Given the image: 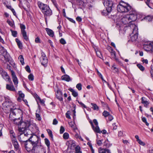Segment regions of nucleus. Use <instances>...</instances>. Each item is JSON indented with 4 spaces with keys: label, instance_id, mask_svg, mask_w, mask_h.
<instances>
[{
    "label": "nucleus",
    "instance_id": "f257e3e1",
    "mask_svg": "<svg viewBox=\"0 0 153 153\" xmlns=\"http://www.w3.org/2000/svg\"><path fill=\"white\" fill-rule=\"evenodd\" d=\"M137 17L135 11H133L132 13L127 15L123 17L121 19V22L124 25L128 24L130 27V25L134 24L131 23L135 21Z\"/></svg>",
    "mask_w": 153,
    "mask_h": 153
},
{
    "label": "nucleus",
    "instance_id": "f03ea898",
    "mask_svg": "<svg viewBox=\"0 0 153 153\" xmlns=\"http://www.w3.org/2000/svg\"><path fill=\"white\" fill-rule=\"evenodd\" d=\"M1 98L2 100H1V102H2L3 100H4V102L2 103V105L6 112L9 113L11 111H12L13 110H12L13 107V103L9 99L8 97H2Z\"/></svg>",
    "mask_w": 153,
    "mask_h": 153
},
{
    "label": "nucleus",
    "instance_id": "7ed1b4c3",
    "mask_svg": "<svg viewBox=\"0 0 153 153\" xmlns=\"http://www.w3.org/2000/svg\"><path fill=\"white\" fill-rule=\"evenodd\" d=\"M132 7L129 4L123 1L120 2L117 6V9L121 13H126L131 10Z\"/></svg>",
    "mask_w": 153,
    "mask_h": 153
},
{
    "label": "nucleus",
    "instance_id": "20e7f679",
    "mask_svg": "<svg viewBox=\"0 0 153 153\" xmlns=\"http://www.w3.org/2000/svg\"><path fill=\"white\" fill-rule=\"evenodd\" d=\"M103 3L106 8L107 12L108 13L111 12L112 8L114 7L113 2L110 0H104Z\"/></svg>",
    "mask_w": 153,
    "mask_h": 153
},
{
    "label": "nucleus",
    "instance_id": "39448f33",
    "mask_svg": "<svg viewBox=\"0 0 153 153\" xmlns=\"http://www.w3.org/2000/svg\"><path fill=\"white\" fill-rule=\"evenodd\" d=\"M16 109H14L12 111L10 114L9 115V119L10 120L13 121L14 123L18 125L19 126L21 122V120L20 118H15L14 117H13V116H15L16 115V113L14 111Z\"/></svg>",
    "mask_w": 153,
    "mask_h": 153
},
{
    "label": "nucleus",
    "instance_id": "423d86ee",
    "mask_svg": "<svg viewBox=\"0 0 153 153\" xmlns=\"http://www.w3.org/2000/svg\"><path fill=\"white\" fill-rule=\"evenodd\" d=\"M130 28H132L133 33L134 34L131 37L132 41H136L138 38V28L134 24L130 25Z\"/></svg>",
    "mask_w": 153,
    "mask_h": 153
},
{
    "label": "nucleus",
    "instance_id": "0eeeda50",
    "mask_svg": "<svg viewBox=\"0 0 153 153\" xmlns=\"http://www.w3.org/2000/svg\"><path fill=\"white\" fill-rule=\"evenodd\" d=\"M33 146V152L34 153H45V149L42 146L40 143L34 145Z\"/></svg>",
    "mask_w": 153,
    "mask_h": 153
},
{
    "label": "nucleus",
    "instance_id": "6e6552de",
    "mask_svg": "<svg viewBox=\"0 0 153 153\" xmlns=\"http://www.w3.org/2000/svg\"><path fill=\"white\" fill-rule=\"evenodd\" d=\"M30 125V122L28 120H25L23 122H21L19 126V131L20 132L25 131L26 128L29 126Z\"/></svg>",
    "mask_w": 153,
    "mask_h": 153
},
{
    "label": "nucleus",
    "instance_id": "1a4fd4ad",
    "mask_svg": "<svg viewBox=\"0 0 153 153\" xmlns=\"http://www.w3.org/2000/svg\"><path fill=\"white\" fill-rule=\"evenodd\" d=\"M0 74L3 78L6 81L8 82L9 83H12L11 79L7 72L4 71L3 69L0 68Z\"/></svg>",
    "mask_w": 153,
    "mask_h": 153
},
{
    "label": "nucleus",
    "instance_id": "9d476101",
    "mask_svg": "<svg viewBox=\"0 0 153 153\" xmlns=\"http://www.w3.org/2000/svg\"><path fill=\"white\" fill-rule=\"evenodd\" d=\"M39 138L36 135L31 136L28 139V141L32 143L33 145H36L40 142L39 141Z\"/></svg>",
    "mask_w": 153,
    "mask_h": 153
},
{
    "label": "nucleus",
    "instance_id": "9b49d317",
    "mask_svg": "<svg viewBox=\"0 0 153 153\" xmlns=\"http://www.w3.org/2000/svg\"><path fill=\"white\" fill-rule=\"evenodd\" d=\"M42 56L40 57V61L41 64L44 67H46L47 66L48 60L45 53L42 52L41 53Z\"/></svg>",
    "mask_w": 153,
    "mask_h": 153
},
{
    "label": "nucleus",
    "instance_id": "f8f14e48",
    "mask_svg": "<svg viewBox=\"0 0 153 153\" xmlns=\"http://www.w3.org/2000/svg\"><path fill=\"white\" fill-rule=\"evenodd\" d=\"M20 28L21 29V32L22 36L25 40L27 41L28 39V37L27 35V32L25 30V25L22 24L20 25Z\"/></svg>",
    "mask_w": 153,
    "mask_h": 153
},
{
    "label": "nucleus",
    "instance_id": "ddd939ff",
    "mask_svg": "<svg viewBox=\"0 0 153 153\" xmlns=\"http://www.w3.org/2000/svg\"><path fill=\"white\" fill-rule=\"evenodd\" d=\"M37 4L41 10L42 12H43V11H44L49 7V6L47 4H45L40 1L38 2Z\"/></svg>",
    "mask_w": 153,
    "mask_h": 153
},
{
    "label": "nucleus",
    "instance_id": "4468645a",
    "mask_svg": "<svg viewBox=\"0 0 153 153\" xmlns=\"http://www.w3.org/2000/svg\"><path fill=\"white\" fill-rule=\"evenodd\" d=\"M42 13L44 14L45 19L46 21L47 17L50 16L52 14V11L49 7H48L44 11H43Z\"/></svg>",
    "mask_w": 153,
    "mask_h": 153
},
{
    "label": "nucleus",
    "instance_id": "2eb2a0df",
    "mask_svg": "<svg viewBox=\"0 0 153 153\" xmlns=\"http://www.w3.org/2000/svg\"><path fill=\"white\" fill-rule=\"evenodd\" d=\"M25 149L27 152H33V146L32 143L30 142L26 143H25Z\"/></svg>",
    "mask_w": 153,
    "mask_h": 153
},
{
    "label": "nucleus",
    "instance_id": "dca6fc26",
    "mask_svg": "<svg viewBox=\"0 0 153 153\" xmlns=\"http://www.w3.org/2000/svg\"><path fill=\"white\" fill-rule=\"evenodd\" d=\"M29 135V134L27 133L26 134H20V135L18 137V140L21 142H27L28 141V140H26V139H22V138L24 137H25V138L26 137H28V136Z\"/></svg>",
    "mask_w": 153,
    "mask_h": 153
},
{
    "label": "nucleus",
    "instance_id": "f3484780",
    "mask_svg": "<svg viewBox=\"0 0 153 153\" xmlns=\"http://www.w3.org/2000/svg\"><path fill=\"white\" fill-rule=\"evenodd\" d=\"M144 48L146 51H151L153 52V42L150 43L148 45H145Z\"/></svg>",
    "mask_w": 153,
    "mask_h": 153
},
{
    "label": "nucleus",
    "instance_id": "a211bd4d",
    "mask_svg": "<svg viewBox=\"0 0 153 153\" xmlns=\"http://www.w3.org/2000/svg\"><path fill=\"white\" fill-rule=\"evenodd\" d=\"M11 71L13 82L14 85H16V86L17 87V85L18 84V79L15 75V72L13 70H11Z\"/></svg>",
    "mask_w": 153,
    "mask_h": 153
},
{
    "label": "nucleus",
    "instance_id": "6ab92c4d",
    "mask_svg": "<svg viewBox=\"0 0 153 153\" xmlns=\"http://www.w3.org/2000/svg\"><path fill=\"white\" fill-rule=\"evenodd\" d=\"M2 49L1 51V53L4 56L5 59L7 60H8L9 54L7 53L6 50L3 47H2Z\"/></svg>",
    "mask_w": 153,
    "mask_h": 153
},
{
    "label": "nucleus",
    "instance_id": "aec40b11",
    "mask_svg": "<svg viewBox=\"0 0 153 153\" xmlns=\"http://www.w3.org/2000/svg\"><path fill=\"white\" fill-rule=\"evenodd\" d=\"M56 97L57 99L59 101H62L63 100L62 95L61 91L59 90H58L56 93Z\"/></svg>",
    "mask_w": 153,
    "mask_h": 153
},
{
    "label": "nucleus",
    "instance_id": "412c9836",
    "mask_svg": "<svg viewBox=\"0 0 153 153\" xmlns=\"http://www.w3.org/2000/svg\"><path fill=\"white\" fill-rule=\"evenodd\" d=\"M107 49L111 53L112 57L114 58H115L116 57V53L115 51L110 46L107 47Z\"/></svg>",
    "mask_w": 153,
    "mask_h": 153
},
{
    "label": "nucleus",
    "instance_id": "4be33fe9",
    "mask_svg": "<svg viewBox=\"0 0 153 153\" xmlns=\"http://www.w3.org/2000/svg\"><path fill=\"white\" fill-rule=\"evenodd\" d=\"M12 85H10L9 84H7L6 88L7 89L10 91L15 92L16 90L14 87L12 83H11Z\"/></svg>",
    "mask_w": 153,
    "mask_h": 153
},
{
    "label": "nucleus",
    "instance_id": "5701e85b",
    "mask_svg": "<svg viewBox=\"0 0 153 153\" xmlns=\"http://www.w3.org/2000/svg\"><path fill=\"white\" fill-rule=\"evenodd\" d=\"M141 103L144 104L145 107H147L149 104V102L147 101V99L145 97H142L141 98Z\"/></svg>",
    "mask_w": 153,
    "mask_h": 153
},
{
    "label": "nucleus",
    "instance_id": "b1692460",
    "mask_svg": "<svg viewBox=\"0 0 153 153\" xmlns=\"http://www.w3.org/2000/svg\"><path fill=\"white\" fill-rule=\"evenodd\" d=\"M98 152L99 153H111L109 149H102L101 148H99Z\"/></svg>",
    "mask_w": 153,
    "mask_h": 153
},
{
    "label": "nucleus",
    "instance_id": "393cba45",
    "mask_svg": "<svg viewBox=\"0 0 153 153\" xmlns=\"http://www.w3.org/2000/svg\"><path fill=\"white\" fill-rule=\"evenodd\" d=\"M61 79L62 80H65L67 82H69L71 80L70 76L66 74L62 76L61 77Z\"/></svg>",
    "mask_w": 153,
    "mask_h": 153
},
{
    "label": "nucleus",
    "instance_id": "a878e982",
    "mask_svg": "<svg viewBox=\"0 0 153 153\" xmlns=\"http://www.w3.org/2000/svg\"><path fill=\"white\" fill-rule=\"evenodd\" d=\"M46 30L48 34L50 36L53 37L54 36V32L53 31L48 28H46Z\"/></svg>",
    "mask_w": 153,
    "mask_h": 153
},
{
    "label": "nucleus",
    "instance_id": "bb28decb",
    "mask_svg": "<svg viewBox=\"0 0 153 153\" xmlns=\"http://www.w3.org/2000/svg\"><path fill=\"white\" fill-rule=\"evenodd\" d=\"M12 142L15 149L16 150H18L19 149V145L18 142L16 140L13 141Z\"/></svg>",
    "mask_w": 153,
    "mask_h": 153
},
{
    "label": "nucleus",
    "instance_id": "cd10ccee",
    "mask_svg": "<svg viewBox=\"0 0 153 153\" xmlns=\"http://www.w3.org/2000/svg\"><path fill=\"white\" fill-rule=\"evenodd\" d=\"M72 93V95L75 97L78 96V94L77 92L74 91L73 89L70 88L68 89Z\"/></svg>",
    "mask_w": 153,
    "mask_h": 153
},
{
    "label": "nucleus",
    "instance_id": "c85d7f7f",
    "mask_svg": "<svg viewBox=\"0 0 153 153\" xmlns=\"http://www.w3.org/2000/svg\"><path fill=\"white\" fill-rule=\"evenodd\" d=\"M67 144H68V146H70L71 147H74L75 146V141L72 140H70L68 141Z\"/></svg>",
    "mask_w": 153,
    "mask_h": 153
},
{
    "label": "nucleus",
    "instance_id": "c756f323",
    "mask_svg": "<svg viewBox=\"0 0 153 153\" xmlns=\"http://www.w3.org/2000/svg\"><path fill=\"white\" fill-rule=\"evenodd\" d=\"M92 128L94 132L97 133H100V131L98 125L96 126L95 127H94H94H92Z\"/></svg>",
    "mask_w": 153,
    "mask_h": 153
},
{
    "label": "nucleus",
    "instance_id": "7c9ffc66",
    "mask_svg": "<svg viewBox=\"0 0 153 153\" xmlns=\"http://www.w3.org/2000/svg\"><path fill=\"white\" fill-rule=\"evenodd\" d=\"M111 144L109 143V142L108 140H105L104 142V146H105L107 148L111 146Z\"/></svg>",
    "mask_w": 153,
    "mask_h": 153
},
{
    "label": "nucleus",
    "instance_id": "2f4dec72",
    "mask_svg": "<svg viewBox=\"0 0 153 153\" xmlns=\"http://www.w3.org/2000/svg\"><path fill=\"white\" fill-rule=\"evenodd\" d=\"M19 59L22 65L24 64V59L23 56L21 55L19 57Z\"/></svg>",
    "mask_w": 153,
    "mask_h": 153
},
{
    "label": "nucleus",
    "instance_id": "473e14b6",
    "mask_svg": "<svg viewBox=\"0 0 153 153\" xmlns=\"http://www.w3.org/2000/svg\"><path fill=\"white\" fill-rule=\"evenodd\" d=\"M91 105L92 106V108H93L94 110H99V107L96 104L91 103Z\"/></svg>",
    "mask_w": 153,
    "mask_h": 153
},
{
    "label": "nucleus",
    "instance_id": "72a5a7b5",
    "mask_svg": "<svg viewBox=\"0 0 153 153\" xmlns=\"http://www.w3.org/2000/svg\"><path fill=\"white\" fill-rule=\"evenodd\" d=\"M10 31L12 33V35L14 37H16L17 36V32L15 30H13L12 29H10Z\"/></svg>",
    "mask_w": 153,
    "mask_h": 153
},
{
    "label": "nucleus",
    "instance_id": "f704fd0d",
    "mask_svg": "<svg viewBox=\"0 0 153 153\" xmlns=\"http://www.w3.org/2000/svg\"><path fill=\"white\" fill-rule=\"evenodd\" d=\"M80 148L79 146H77L75 148V150L76 153H82L81 151L80 150Z\"/></svg>",
    "mask_w": 153,
    "mask_h": 153
},
{
    "label": "nucleus",
    "instance_id": "c9c22d12",
    "mask_svg": "<svg viewBox=\"0 0 153 153\" xmlns=\"http://www.w3.org/2000/svg\"><path fill=\"white\" fill-rule=\"evenodd\" d=\"M76 87L79 91H80L82 88V85L80 83H79L76 85Z\"/></svg>",
    "mask_w": 153,
    "mask_h": 153
},
{
    "label": "nucleus",
    "instance_id": "e433bc0d",
    "mask_svg": "<svg viewBox=\"0 0 153 153\" xmlns=\"http://www.w3.org/2000/svg\"><path fill=\"white\" fill-rule=\"evenodd\" d=\"M69 134L67 133H65L63 135V138L65 139H67L69 138Z\"/></svg>",
    "mask_w": 153,
    "mask_h": 153
},
{
    "label": "nucleus",
    "instance_id": "4c0bfd02",
    "mask_svg": "<svg viewBox=\"0 0 153 153\" xmlns=\"http://www.w3.org/2000/svg\"><path fill=\"white\" fill-rule=\"evenodd\" d=\"M45 141L46 145L48 147H49L50 145V143L49 140L47 138H46L45 139Z\"/></svg>",
    "mask_w": 153,
    "mask_h": 153
},
{
    "label": "nucleus",
    "instance_id": "58836bf2",
    "mask_svg": "<svg viewBox=\"0 0 153 153\" xmlns=\"http://www.w3.org/2000/svg\"><path fill=\"white\" fill-rule=\"evenodd\" d=\"M47 132L49 135V136L52 138H53V135L52 133V132L51 130L49 129H47Z\"/></svg>",
    "mask_w": 153,
    "mask_h": 153
},
{
    "label": "nucleus",
    "instance_id": "ea45409f",
    "mask_svg": "<svg viewBox=\"0 0 153 153\" xmlns=\"http://www.w3.org/2000/svg\"><path fill=\"white\" fill-rule=\"evenodd\" d=\"M28 78L31 81H33L34 79V76L32 74H30L28 76Z\"/></svg>",
    "mask_w": 153,
    "mask_h": 153
},
{
    "label": "nucleus",
    "instance_id": "a19ab883",
    "mask_svg": "<svg viewBox=\"0 0 153 153\" xmlns=\"http://www.w3.org/2000/svg\"><path fill=\"white\" fill-rule=\"evenodd\" d=\"M96 53L97 56L100 58L102 59V56L101 54V52L100 51H96Z\"/></svg>",
    "mask_w": 153,
    "mask_h": 153
},
{
    "label": "nucleus",
    "instance_id": "79ce46f5",
    "mask_svg": "<svg viewBox=\"0 0 153 153\" xmlns=\"http://www.w3.org/2000/svg\"><path fill=\"white\" fill-rule=\"evenodd\" d=\"M110 115L109 113L106 111H104L103 113V115L106 117Z\"/></svg>",
    "mask_w": 153,
    "mask_h": 153
},
{
    "label": "nucleus",
    "instance_id": "37998d69",
    "mask_svg": "<svg viewBox=\"0 0 153 153\" xmlns=\"http://www.w3.org/2000/svg\"><path fill=\"white\" fill-rule=\"evenodd\" d=\"M10 136L12 141L16 140V136L15 133H14V134H10Z\"/></svg>",
    "mask_w": 153,
    "mask_h": 153
},
{
    "label": "nucleus",
    "instance_id": "c03bdc74",
    "mask_svg": "<svg viewBox=\"0 0 153 153\" xmlns=\"http://www.w3.org/2000/svg\"><path fill=\"white\" fill-rule=\"evenodd\" d=\"M137 65L140 70L143 71L144 70V68L140 64H138Z\"/></svg>",
    "mask_w": 153,
    "mask_h": 153
},
{
    "label": "nucleus",
    "instance_id": "a18cd8bd",
    "mask_svg": "<svg viewBox=\"0 0 153 153\" xmlns=\"http://www.w3.org/2000/svg\"><path fill=\"white\" fill-rule=\"evenodd\" d=\"M142 120L143 122L145 123H146V125L147 126H148L149 125V123L147 122L146 118L145 117H143L142 118Z\"/></svg>",
    "mask_w": 153,
    "mask_h": 153
},
{
    "label": "nucleus",
    "instance_id": "49530a36",
    "mask_svg": "<svg viewBox=\"0 0 153 153\" xmlns=\"http://www.w3.org/2000/svg\"><path fill=\"white\" fill-rule=\"evenodd\" d=\"M144 19L148 20V21H151L152 20V18L149 16H148L145 17Z\"/></svg>",
    "mask_w": 153,
    "mask_h": 153
},
{
    "label": "nucleus",
    "instance_id": "de8ad7c7",
    "mask_svg": "<svg viewBox=\"0 0 153 153\" xmlns=\"http://www.w3.org/2000/svg\"><path fill=\"white\" fill-rule=\"evenodd\" d=\"M19 97H21L22 98H24L25 95L24 94L22 93L21 91H19Z\"/></svg>",
    "mask_w": 153,
    "mask_h": 153
},
{
    "label": "nucleus",
    "instance_id": "09e8293b",
    "mask_svg": "<svg viewBox=\"0 0 153 153\" xmlns=\"http://www.w3.org/2000/svg\"><path fill=\"white\" fill-rule=\"evenodd\" d=\"M3 127V125L2 124H0V137L2 135V130Z\"/></svg>",
    "mask_w": 153,
    "mask_h": 153
},
{
    "label": "nucleus",
    "instance_id": "8fccbe9b",
    "mask_svg": "<svg viewBox=\"0 0 153 153\" xmlns=\"http://www.w3.org/2000/svg\"><path fill=\"white\" fill-rule=\"evenodd\" d=\"M70 112L69 111H68L66 113V117L68 119H70L71 117L70 116Z\"/></svg>",
    "mask_w": 153,
    "mask_h": 153
},
{
    "label": "nucleus",
    "instance_id": "3c124183",
    "mask_svg": "<svg viewBox=\"0 0 153 153\" xmlns=\"http://www.w3.org/2000/svg\"><path fill=\"white\" fill-rule=\"evenodd\" d=\"M35 42L36 43H40V39L39 37H37L35 39Z\"/></svg>",
    "mask_w": 153,
    "mask_h": 153
},
{
    "label": "nucleus",
    "instance_id": "603ef678",
    "mask_svg": "<svg viewBox=\"0 0 153 153\" xmlns=\"http://www.w3.org/2000/svg\"><path fill=\"white\" fill-rule=\"evenodd\" d=\"M7 22L11 26L13 27L14 25L13 22L10 21L9 20H7Z\"/></svg>",
    "mask_w": 153,
    "mask_h": 153
},
{
    "label": "nucleus",
    "instance_id": "864d4df0",
    "mask_svg": "<svg viewBox=\"0 0 153 153\" xmlns=\"http://www.w3.org/2000/svg\"><path fill=\"white\" fill-rule=\"evenodd\" d=\"M36 118L38 120H41V118L40 115L37 113H36Z\"/></svg>",
    "mask_w": 153,
    "mask_h": 153
},
{
    "label": "nucleus",
    "instance_id": "5fc2aeb1",
    "mask_svg": "<svg viewBox=\"0 0 153 153\" xmlns=\"http://www.w3.org/2000/svg\"><path fill=\"white\" fill-rule=\"evenodd\" d=\"M60 42L63 45L65 44L66 43V42L65 39L63 38H61L60 40Z\"/></svg>",
    "mask_w": 153,
    "mask_h": 153
},
{
    "label": "nucleus",
    "instance_id": "6e6d98bb",
    "mask_svg": "<svg viewBox=\"0 0 153 153\" xmlns=\"http://www.w3.org/2000/svg\"><path fill=\"white\" fill-rule=\"evenodd\" d=\"M64 131L65 129L62 126H61L60 129V133L62 134L64 132Z\"/></svg>",
    "mask_w": 153,
    "mask_h": 153
},
{
    "label": "nucleus",
    "instance_id": "4d7b16f0",
    "mask_svg": "<svg viewBox=\"0 0 153 153\" xmlns=\"http://www.w3.org/2000/svg\"><path fill=\"white\" fill-rule=\"evenodd\" d=\"M25 69L26 71L28 73H30L31 72L30 67L29 66L27 65L25 67Z\"/></svg>",
    "mask_w": 153,
    "mask_h": 153
},
{
    "label": "nucleus",
    "instance_id": "13d9d810",
    "mask_svg": "<svg viewBox=\"0 0 153 153\" xmlns=\"http://www.w3.org/2000/svg\"><path fill=\"white\" fill-rule=\"evenodd\" d=\"M38 98H39V100L40 101L41 104L42 105H45V104H44L45 101L43 100H41V99L39 97H38Z\"/></svg>",
    "mask_w": 153,
    "mask_h": 153
},
{
    "label": "nucleus",
    "instance_id": "bf43d9fd",
    "mask_svg": "<svg viewBox=\"0 0 153 153\" xmlns=\"http://www.w3.org/2000/svg\"><path fill=\"white\" fill-rule=\"evenodd\" d=\"M138 143L141 145L144 146L145 145V143L143 142L141 140H140L137 141Z\"/></svg>",
    "mask_w": 153,
    "mask_h": 153
},
{
    "label": "nucleus",
    "instance_id": "052dcab7",
    "mask_svg": "<svg viewBox=\"0 0 153 153\" xmlns=\"http://www.w3.org/2000/svg\"><path fill=\"white\" fill-rule=\"evenodd\" d=\"M58 121L56 119H53V124L54 125H56L58 123Z\"/></svg>",
    "mask_w": 153,
    "mask_h": 153
},
{
    "label": "nucleus",
    "instance_id": "680f3d73",
    "mask_svg": "<svg viewBox=\"0 0 153 153\" xmlns=\"http://www.w3.org/2000/svg\"><path fill=\"white\" fill-rule=\"evenodd\" d=\"M102 140H98L97 142V144L98 146H100L102 144Z\"/></svg>",
    "mask_w": 153,
    "mask_h": 153
},
{
    "label": "nucleus",
    "instance_id": "e2e57ef3",
    "mask_svg": "<svg viewBox=\"0 0 153 153\" xmlns=\"http://www.w3.org/2000/svg\"><path fill=\"white\" fill-rule=\"evenodd\" d=\"M113 129L115 130L117 128V126L115 125V123H114L112 124Z\"/></svg>",
    "mask_w": 153,
    "mask_h": 153
},
{
    "label": "nucleus",
    "instance_id": "0e129e2a",
    "mask_svg": "<svg viewBox=\"0 0 153 153\" xmlns=\"http://www.w3.org/2000/svg\"><path fill=\"white\" fill-rule=\"evenodd\" d=\"M76 20L78 22H81L82 20V18L79 16L77 17L76 18Z\"/></svg>",
    "mask_w": 153,
    "mask_h": 153
},
{
    "label": "nucleus",
    "instance_id": "69168bd1",
    "mask_svg": "<svg viewBox=\"0 0 153 153\" xmlns=\"http://www.w3.org/2000/svg\"><path fill=\"white\" fill-rule=\"evenodd\" d=\"M67 19L71 22L75 23V21L72 19L69 18H68Z\"/></svg>",
    "mask_w": 153,
    "mask_h": 153
},
{
    "label": "nucleus",
    "instance_id": "338daca9",
    "mask_svg": "<svg viewBox=\"0 0 153 153\" xmlns=\"http://www.w3.org/2000/svg\"><path fill=\"white\" fill-rule=\"evenodd\" d=\"M108 116L109 120L111 121L113 119V117L112 115L110 114Z\"/></svg>",
    "mask_w": 153,
    "mask_h": 153
},
{
    "label": "nucleus",
    "instance_id": "774afa93",
    "mask_svg": "<svg viewBox=\"0 0 153 153\" xmlns=\"http://www.w3.org/2000/svg\"><path fill=\"white\" fill-rule=\"evenodd\" d=\"M17 44L19 48H21L22 47V45L21 42H19Z\"/></svg>",
    "mask_w": 153,
    "mask_h": 153
}]
</instances>
